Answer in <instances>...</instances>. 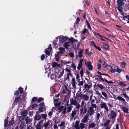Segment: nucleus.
<instances>
[{
    "label": "nucleus",
    "instance_id": "obj_15",
    "mask_svg": "<svg viewBox=\"0 0 129 129\" xmlns=\"http://www.w3.org/2000/svg\"><path fill=\"white\" fill-rule=\"evenodd\" d=\"M67 39V38L66 37H62L60 38L59 39V41L61 42H63L66 41Z\"/></svg>",
    "mask_w": 129,
    "mask_h": 129
},
{
    "label": "nucleus",
    "instance_id": "obj_4",
    "mask_svg": "<svg viewBox=\"0 0 129 129\" xmlns=\"http://www.w3.org/2000/svg\"><path fill=\"white\" fill-rule=\"evenodd\" d=\"M87 111V108L86 105H85L83 107H82L81 109H80V114H85Z\"/></svg>",
    "mask_w": 129,
    "mask_h": 129
},
{
    "label": "nucleus",
    "instance_id": "obj_11",
    "mask_svg": "<svg viewBox=\"0 0 129 129\" xmlns=\"http://www.w3.org/2000/svg\"><path fill=\"white\" fill-rule=\"evenodd\" d=\"M64 71V69L63 68L60 69L59 70L58 73H59L60 74L58 76V78H60L62 76L63 74Z\"/></svg>",
    "mask_w": 129,
    "mask_h": 129
},
{
    "label": "nucleus",
    "instance_id": "obj_7",
    "mask_svg": "<svg viewBox=\"0 0 129 129\" xmlns=\"http://www.w3.org/2000/svg\"><path fill=\"white\" fill-rule=\"evenodd\" d=\"M71 84L74 89H75L76 88V83L75 82V78H72Z\"/></svg>",
    "mask_w": 129,
    "mask_h": 129
},
{
    "label": "nucleus",
    "instance_id": "obj_3",
    "mask_svg": "<svg viewBox=\"0 0 129 129\" xmlns=\"http://www.w3.org/2000/svg\"><path fill=\"white\" fill-rule=\"evenodd\" d=\"M117 116V114L113 110H111L110 115V118L112 119H115Z\"/></svg>",
    "mask_w": 129,
    "mask_h": 129
},
{
    "label": "nucleus",
    "instance_id": "obj_52",
    "mask_svg": "<svg viewBox=\"0 0 129 129\" xmlns=\"http://www.w3.org/2000/svg\"><path fill=\"white\" fill-rule=\"evenodd\" d=\"M72 108L71 106L68 107L67 110V112H70Z\"/></svg>",
    "mask_w": 129,
    "mask_h": 129
},
{
    "label": "nucleus",
    "instance_id": "obj_46",
    "mask_svg": "<svg viewBox=\"0 0 129 129\" xmlns=\"http://www.w3.org/2000/svg\"><path fill=\"white\" fill-rule=\"evenodd\" d=\"M55 108L54 107H53L52 108V111H50L49 112V113H48V115L49 116H52V114H53L52 111H53V110L54 109V110H55Z\"/></svg>",
    "mask_w": 129,
    "mask_h": 129
},
{
    "label": "nucleus",
    "instance_id": "obj_53",
    "mask_svg": "<svg viewBox=\"0 0 129 129\" xmlns=\"http://www.w3.org/2000/svg\"><path fill=\"white\" fill-rule=\"evenodd\" d=\"M85 64L87 67L90 66L91 65L90 61H87V63H86L85 61Z\"/></svg>",
    "mask_w": 129,
    "mask_h": 129
},
{
    "label": "nucleus",
    "instance_id": "obj_18",
    "mask_svg": "<svg viewBox=\"0 0 129 129\" xmlns=\"http://www.w3.org/2000/svg\"><path fill=\"white\" fill-rule=\"evenodd\" d=\"M50 123V121L48 120L47 122L45 121L44 124H43V126L45 128H47V127L49 126V124Z\"/></svg>",
    "mask_w": 129,
    "mask_h": 129
},
{
    "label": "nucleus",
    "instance_id": "obj_37",
    "mask_svg": "<svg viewBox=\"0 0 129 129\" xmlns=\"http://www.w3.org/2000/svg\"><path fill=\"white\" fill-rule=\"evenodd\" d=\"M80 21V18L79 17H77V18L75 22L74 23V25L78 24H79Z\"/></svg>",
    "mask_w": 129,
    "mask_h": 129
},
{
    "label": "nucleus",
    "instance_id": "obj_30",
    "mask_svg": "<svg viewBox=\"0 0 129 129\" xmlns=\"http://www.w3.org/2000/svg\"><path fill=\"white\" fill-rule=\"evenodd\" d=\"M91 106L89 107H90V108H93V109H95L94 110H95L97 107V106L95 104H90Z\"/></svg>",
    "mask_w": 129,
    "mask_h": 129
},
{
    "label": "nucleus",
    "instance_id": "obj_1",
    "mask_svg": "<svg viewBox=\"0 0 129 129\" xmlns=\"http://www.w3.org/2000/svg\"><path fill=\"white\" fill-rule=\"evenodd\" d=\"M95 110L93 108L89 107L87 110V113L86 114L90 117L94 114Z\"/></svg>",
    "mask_w": 129,
    "mask_h": 129
},
{
    "label": "nucleus",
    "instance_id": "obj_43",
    "mask_svg": "<svg viewBox=\"0 0 129 129\" xmlns=\"http://www.w3.org/2000/svg\"><path fill=\"white\" fill-rule=\"evenodd\" d=\"M126 65V63L124 61H122L121 64V66L123 68H124Z\"/></svg>",
    "mask_w": 129,
    "mask_h": 129
},
{
    "label": "nucleus",
    "instance_id": "obj_62",
    "mask_svg": "<svg viewBox=\"0 0 129 129\" xmlns=\"http://www.w3.org/2000/svg\"><path fill=\"white\" fill-rule=\"evenodd\" d=\"M119 85L121 86H125L126 85V84L125 82H121L119 84Z\"/></svg>",
    "mask_w": 129,
    "mask_h": 129
},
{
    "label": "nucleus",
    "instance_id": "obj_19",
    "mask_svg": "<svg viewBox=\"0 0 129 129\" xmlns=\"http://www.w3.org/2000/svg\"><path fill=\"white\" fill-rule=\"evenodd\" d=\"M121 108L124 112L127 113H128V109L127 108L123 106Z\"/></svg>",
    "mask_w": 129,
    "mask_h": 129
},
{
    "label": "nucleus",
    "instance_id": "obj_34",
    "mask_svg": "<svg viewBox=\"0 0 129 129\" xmlns=\"http://www.w3.org/2000/svg\"><path fill=\"white\" fill-rule=\"evenodd\" d=\"M97 73L100 75H105L106 76H108L109 77H110V76L106 73H102L101 72H99V71H97Z\"/></svg>",
    "mask_w": 129,
    "mask_h": 129
},
{
    "label": "nucleus",
    "instance_id": "obj_9",
    "mask_svg": "<svg viewBox=\"0 0 129 129\" xmlns=\"http://www.w3.org/2000/svg\"><path fill=\"white\" fill-rule=\"evenodd\" d=\"M89 116L86 114L83 117V119L81 120V122L83 123H86L88 120Z\"/></svg>",
    "mask_w": 129,
    "mask_h": 129
},
{
    "label": "nucleus",
    "instance_id": "obj_20",
    "mask_svg": "<svg viewBox=\"0 0 129 129\" xmlns=\"http://www.w3.org/2000/svg\"><path fill=\"white\" fill-rule=\"evenodd\" d=\"M83 50L80 49V51L78 52V56L80 58H82L83 56Z\"/></svg>",
    "mask_w": 129,
    "mask_h": 129
},
{
    "label": "nucleus",
    "instance_id": "obj_60",
    "mask_svg": "<svg viewBox=\"0 0 129 129\" xmlns=\"http://www.w3.org/2000/svg\"><path fill=\"white\" fill-rule=\"evenodd\" d=\"M121 71L122 70L120 69H119L117 67H116V71L119 73H120Z\"/></svg>",
    "mask_w": 129,
    "mask_h": 129
},
{
    "label": "nucleus",
    "instance_id": "obj_17",
    "mask_svg": "<svg viewBox=\"0 0 129 129\" xmlns=\"http://www.w3.org/2000/svg\"><path fill=\"white\" fill-rule=\"evenodd\" d=\"M79 121H78L76 120V121L75 124L74 125V127L76 129H80L79 124Z\"/></svg>",
    "mask_w": 129,
    "mask_h": 129
},
{
    "label": "nucleus",
    "instance_id": "obj_13",
    "mask_svg": "<svg viewBox=\"0 0 129 129\" xmlns=\"http://www.w3.org/2000/svg\"><path fill=\"white\" fill-rule=\"evenodd\" d=\"M71 44V43L69 42H65V43L63 46L66 49H68V47L70 46Z\"/></svg>",
    "mask_w": 129,
    "mask_h": 129
},
{
    "label": "nucleus",
    "instance_id": "obj_32",
    "mask_svg": "<svg viewBox=\"0 0 129 129\" xmlns=\"http://www.w3.org/2000/svg\"><path fill=\"white\" fill-rule=\"evenodd\" d=\"M110 121V120L107 119L106 120V122L104 124V127L105 126H108L109 124Z\"/></svg>",
    "mask_w": 129,
    "mask_h": 129
},
{
    "label": "nucleus",
    "instance_id": "obj_14",
    "mask_svg": "<svg viewBox=\"0 0 129 129\" xmlns=\"http://www.w3.org/2000/svg\"><path fill=\"white\" fill-rule=\"evenodd\" d=\"M116 67L114 66H111L110 71L112 73L115 72L116 71Z\"/></svg>",
    "mask_w": 129,
    "mask_h": 129
},
{
    "label": "nucleus",
    "instance_id": "obj_24",
    "mask_svg": "<svg viewBox=\"0 0 129 129\" xmlns=\"http://www.w3.org/2000/svg\"><path fill=\"white\" fill-rule=\"evenodd\" d=\"M81 98L82 99H83L85 101H87L89 100V97L85 94H83Z\"/></svg>",
    "mask_w": 129,
    "mask_h": 129
},
{
    "label": "nucleus",
    "instance_id": "obj_6",
    "mask_svg": "<svg viewBox=\"0 0 129 129\" xmlns=\"http://www.w3.org/2000/svg\"><path fill=\"white\" fill-rule=\"evenodd\" d=\"M41 118V115L39 114L38 111L36 113V114L34 117V120L35 121L40 120Z\"/></svg>",
    "mask_w": 129,
    "mask_h": 129
},
{
    "label": "nucleus",
    "instance_id": "obj_16",
    "mask_svg": "<svg viewBox=\"0 0 129 129\" xmlns=\"http://www.w3.org/2000/svg\"><path fill=\"white\" fill-rule=\"evenodd\" d=\"M21 100L20 96H19V95L15 98L14 101H15V102H16L17 103H18L19 102L21 101Z\"/></svg>",
    "mask_w": 129,
    "mask_h": 129
},
{
    "label": "nucleus",
    "instance_id": "obj_23",
    "mask_svg": "<svg viewBox=\"0 0 129 129\" xmlns=\"http://www.w3.org/2000/svg\"><path fill=\"white\" fill-rule=\"evenodd\" d=\"M25 121L26 124L29 123L32 121V120L28 117H26L25 119Z\"/></svg>",
    "mask_w": 129,
    "mask_h": 129
},
{
    "label": "nucleus",
    "instance_id": "obj_21",
    "mask_svg": "<svg viewBox=\"0 0 129 129\" xmlns=\"http://www.w3.org/2000/svg\"><path fill=\"white\" fill-rule=\"evenodd\" d=\"M77 113V110L75 109H74L72 111V113L71 114V117L72 118H74L75 117V115Z\"/></svg>",
    "mask_w": 129,
    "mask_h": 129
},
{
    "label": "nucleus",
    "instance_id": "obj_26",
    "mask_svg": "<svg viewBox=\"0 0 129 129\" xmlns=\"http://www.w3.org/2000/svg\"><path fill=\"white\" fill-rule=\"evenodd\" d=\"M121 95H123L124 97L126 98V100L127 101H128L129 100V97L126 94V93H123L121 94Z\"/></svg>",
    "mask_w": 129,
    "mask_h": 129
},
{
    "label": "nucleus",
    "instance_id": "obj_61",
    "mask_svg": "<svg viewBox=\"0 0 129 129\" xmlns=\"http://www.w3.org/2000/svg\"><path fill=\"white\" fill-rule=\"evenodd\" d=\"M69 40L72 43L75 42V39L73 37L70 38L69 39Z\"/></svg>",
    "mask_w": 129,
    "mask_h": 129
},
{
    "label": "nucleus",
    "instance_id": "obj_56",
    "mask_svg": "<svg viewBox=\"0 0 129 129\" xmlns=\"http://www.w3.org/2000/svg\"><path fill=\"white\" fill-rule=\"evenodd\" d=\"M86 53V54H87L88 56H89L91 55V54L92 53H91V52H89L88 50V49H86L85 50Z\"/></svg>",
    "mask_w": 129,
    "mask_h": 129
},
{
    "label": "nucleus",
    "instance_id": "obj_49",
    "mask_svg": "<svg viewBox=\"0 0 129 129\" xmlns=\"http://www.w3.org/2000/svg\"><path fill=\"white\" fill-rule=\"evenodd\" d=\"M41 116V117L42 116L43 119H46L47 117V115L46 114H42Z\"/></svg>",
    "mask_w": 129,
    "mask_h": 129
},
{
    "label": "nucleus",
    "instance_id": "obj_50",
    "mask_svg": "<svg viewBox=\"0 0 129 129\" xmlns=\"http://www.w3.org/2000/svg\"><path fill=\"white\" fill-rule=\"evenodd\" d=\"M56 77V76L55 74H52L51 76V79H53L54 78H55Z\"/></svg>",
    "mask_w": 129,
    "mask_h": 129
},
{
    "label": "nucleus",
    "instance_id": "obj_58",
    "mask_svg": "<svg viewBox=\"0 0 129 129\" xmlns=\"http://www.w3.org/2000/svg\"><path fill=\"white\" fill-rule=\"evenodd\" d=\"M57 63L55 62H54L52 63V66L53 68H55L57 67Z\"/></svg>",
    "mask_w": 129,
    "mask_h": 129
},
{
    "label": "nucleus",
    "instance_id": "obj_12",
    "mask_svg": "<svg viewBox=\"0 0 129 129\" xmlns=\"http://www.w3.org/2000/svg\"><path fill=\"white\" fill-rule=\"evenodd\" d=\"M83 94L79 91H78L76 94L77 97L78 98H80L81 99H82L81 98L82 97Z\"/></svg>",
    "mask_w": 129,
    "mask_h": 129
},
{
    "label": "nucleus",
    "instance_id": "obj_45",
    "mask_svg": "<svg viewBox=\"0 0 129 129\" xmlns=\"http://www.w3.org/2000/svg\"><path fill=\"white\" fill-rule=\"evenodd\" d=\"M18 91L20 92L21 94H22L23 92V89L21 87H20L18 88Z\"/></svg>",
    "mask_w": 129,
    "mask_h": 129
},
{
    "label": "nucleus",
    "instance_id": "obj_55",
    "mask_svg": "<svg viewBox=\"0 0 129 129\" xmlns=\"http://www.w3.org/2000/svg\"><path fill=\"white\" fill-rule=\"evenodd\" d=\"M90 45L91 46H94V47L96 46L94 42L93 41H91L90 42Z\"/></svg>",
    "mask_w": 129,
    "mask_h": 129
},
{
    "label": "nucleus",
    "instance_id": "obj_29",
    "mask_svg": "<svg viewBox=\"0 0 129 129\" xmlns=\"http://www.w3.org/2000/svg\"><path fill=\"white\" fill-rule=\"evenodd\" d=\"M117 3L119 6H122L124 5V3L121 0H118L117 1Z\"/></svg>",
    "mask_w": 129,
    "mask_h": 129
},
{
    "label": "nucleus",
    "instance_id": "obj_38",
    "mask_svg": "<svg viewBox=\"0 0 129 129\" xmlns=\"http://www.w3.org/2000/svg\"><path fill=\"white\" fill-rule=\"evenodd\" d=\"M4 126L5 127H6L8 124V120L7 119H6L4 121Z\"/></svg>",
    "mask_w": 129,
    "mask_h": 129
},
{
    "label": "nucleus",
    "instance_id": "obj_25",
    "mask_svg": "<svg viewBox=\"0 0 129 129\" xmlns=\"http://www.w3.org/2000/svg\"><path fill=\"white\" fill-rule=\"evenodd\" d=\"M14 118H12L11 120L9 122L8 125L9 126H11L13 125V124L14 123Z\"/></svg>",
    "mask_w": 129,
    "mask_h": 129
},
{
    "label": "nucleus",
    "instance_id": "obj_33",
    "mask_svg": "<svg viewBox=\"0 0 129 129\" xmlns=\"http://www.w3.org/2000/svg\"><path fill=\"white\" fill-rule=\"evenodd\" d=\"M96 76L100 78H98V79L99 81H104V79L102 77V76L101 75H96Z\"/></svg>",
    "mask_w": 129,
    "mask_h": 129
},
{
    "label": "nucleus",
    "instance_id": "obj_59",
    "mask_svg": "<svg viewBox=\"0 0 129 129\" xmlns=\"http://www.w3.org/2000/svg\"><path fill=\"white\" fill-rule=\"evenodd\" d=\"M102 63L103 66L104 67L107 66V64L105 61H102Z\"/></svg>",
    "mask_w": 129,
    "mask_h": 129
},
{
    "label": "nucleus",
    "instance_id": "obj_28",
    "mask_svg": "<svg viewBox=\"0 0 129 129\" xmlns=\"http://www.w3.org/2000/svg\"><path fill=\"white\" fill-rule=\"evenodd\" d=\"M24 123L23 121H21L19 125V128L20 129H23L24 127Z\"/></svg>",
    "mask_w": 129,
    "mask_h": 129
},
{
    "label": "nucleus",
    "instance_id": "obj_31",
    "mask_svg": "<svg viewBox=\"0 0 129 129\" xmlns=\"http://www.w3.org/2000/svg\"><path fill=\"white\" fill-rule=\"evenodd\" d=\"M45 110L46 108L45 107H40L38 109V112L41 113L43 112V110Z\"/></svg>",
    "mask_w": 129,
    "mask_h": 129
},
{
    "label": "nucleus",
    "instance_id": "obj_54",
    "mask_svg": "<svg viewBox=\"0 0 129 129\" xmlns=\"http://www.w3.org/2000/svg\"><path fill=\"white\" fill-rule=\"evenodd\" d=\"M37 98L34 97L31 100V103H34L37 100Z\"/></svg>",
    "mask_w": 129,
    "mask_h": 129
},
{
    "label": "nucleus",
    "instance_id": "obj_48",
    "mask_svg": "<svg viewBox=\"0 0 129 129\" xmlns=\"http://www.w3.org/2000/svg\"><path fill=\"white\" fill-rule=\"evenodd\" d=\"M104 81L108 83V84H110V83H111V84L113 83V82L112 81H109L108 80H107L105 78H104Z\"/></svg>",
    "mask_w": 129,
    "mask_h": 129
},
{
    "label": "nucleus",
    "instance_id": "obj_8",
    "mask_svg": "<svg viewBox=\"0 0 129 129\" xmlns=\"http://www.w3.org/2000/svg\"><path fill=\"white\" fill-rule=\"evenodd\" d=\"M72 100H70V102L71 105L76 106L77 104H78V103L75 100H74L73 98H72Z\"/></svg>",
    "mask_w": 129,
    "mask_h": 129
},
{
    "label": "nucleus",
    "instance_id": "obj_27",
    "mask_svg": "<svg viewBox=\"0 0 129 129\" xmlns=\"http://www.w3.org/2000/svg\"><path fill=\"white\" fill-rule=\"evenodd\" d=\"M95 126V124L94 122L90 123L89 124L88 127V129H89L91 128H93Z\"/></svg>",
    "mask_w": 129,
    "mask_h": 129
},
{
    "label": "nucleus",
    "instance_id": "obj_64",
    "mask_svg": "<svg viewBox=\"0 0 129 129\" xmlns=\"http://www.w3.org/2000/svg\"><path fill=\"white\" fill-rule=\"evenodd\" d=\"M27 129H34V128L32 127L31 125H30L29 126H27Z\"/></svg>",
    "mask_w": 129,
    "mask_h": 129
},
{
    "label": "nucleus",
    "instance_id": "obj_51",
    "mask_svg": "<svg viewBox=\"0 0 129 129\" xmlns=\"http://www.w3.org/2000/svg\"><path fill=\"white\" fill-rule=\"evenodd\" d=\"M97 19L98 20V21L101 24L105 25H106V23L103 22V21H101L100 19Z\"/></svg>",
    "mask_w": 129,
    "mask_h": 129
},
{
    "label": "nucleus",
    "instance_id": "obj_36",
    "mask_svg": "<svg viewBox=\"0 0 129 129\" xmlns=\"http://www.w3.org/2000/svg\"><path fill=\"white\" fill-rule=\"evenodd\" d=\"M101 108H104L107 106L106 104L103 102H101Z\"/></svg>",
    "mask_w": 129,
    "mask_h": 129
},
{
    "label": "nucleus",
    "instance_id": "obj_42",
    "mask_svg": "<svg viewBox=\"0 0 129 129\" xmlns=\"http://www.w3.org/2000/svg\"><path fill=\"white\" fill-rule=\"evenodd\" d=\"M117 9L119 12H122L123 11V8L121 6H118Z\"/></svg>",
    "mask_w": 129,
    "mask_h": 129
},
{
    "label": "nucleus",
    "instance_id": "obj_41",
    "mask_svg": "<svg viewBox=\"0 0 129 129\" xmlns=\"http://www.w3.org/2000/svg\"><path fill=\"white\" fill-rule=\"evenodd\" d=\"M85 84L84 85V88L85 89H89L90 88V86L87 84L85 82L84 83Z\"/></svg>",
    "mask_w": 129,
    "mask_h": 129
},
{
    "label": "nucleus",
    "instance_id": "obj_44",
    "mask_svg": "<svg viewBox=\"0 0 129 129\" xmlns=\"http://www.w3.org/2000/svg\"><path fill=\"white\" fill-rule=\"evenodd\" d=\"M80 128L81 129H83L85 127V124L82 123L80 124Z\"/></svg>",
    "mask_w": 129,
    "mask_h": 129
},
{
    "label": "nucleus",
    "instance_id": "obj_47",
    "mask_svg": "<svg viewBox=\"0 0 129 129\" xmlns=\"http://www.w3.org/2000/svg\"><path fill=\"white\" fill-rule=\"evenodd\" d=\"M44 100V99L42 97H39L37 100V101L38 103H40L41 102L43 101Z\"/></svg>",
    "mask_w": 129,
    "mask_h": 129
},
{
    "label": "nucleus",
    "instance_id": "obj_5",
    "mask_svg": "<svg viewBox=\"0 0 129 129\" xmlns=\"http://www.w3.org/2000/svg\"><path fill=\"white\" fill-rule=\"evenodd\" d=\"M61 55V54H60L58 52H57V53L55 54V60L57 62L59 61V59L60 58Z\"/></svg>",
    "mask_w": 129,
    "mask_h": 129
},
{
    "label": "nucleus",
    "instance_id": "obj_40",
    "mask_svg": "<svg viewBox=\"0 0 129 129\" xmlns=\"http://www.w3.org/2000/svg\"><path fill=\"white\" fill-rule=\"evenodd\" d=\"M83 34L85 35L86 33H88V30L86 28H84L82 32Z\"/></svg>",
    "mask_w": 129,
    "mask_h": 129
},
{
    "label": "nucleus",
    "instance_id": "obj_57",
    "mask_svg": "<svg viewBox=\"0 0 129 129\" xmlns=\"http://www.w3.org/2000/svg\"><path fill=\"white\" fill-rule=\"evenodd\" d=\"M93 33L95 35H97L99 37H102V36L100 35L99 33H97L94 31H93Z\"/></svg>",
    "mask_w": 129,
    "mask_h": 129
},
{
    "label": "nucleus",
    "instance_id": "obj_22",
    "mask_svg": "<svg viewBox=\"0 0 129 129\" xmlns=\"http://www.w3.org/2000/svg\"><path fill=\"white\" fill-rule=\"evenodd\" d=\"M102 43L103 44V47L104 49H105L106 50L109 49V47L107 44L104 42H102Z\"/></svg>",
    "mask_w": 129,
    "mask_h": 129
},
{
    "label": "nucleus",
    "instance_id": "obj_2",
    "mask_svg": "<svg viewBox=\"0 0 129 129\" xmlns=\"http://www.w3.org/2000/svg\"><path fill=\"white\" fill-rule=\"evenodd\" d=\"M28 114V111L27 110H24L21 112V115L23 117H20L19 118V119L20 120V119L21 118V120H22L24 119V118L23 117H25L27 116Z\"/></svg>",
    "mask_w": 129,
    "mask_h": 129
},
{
    "label": "nucleus",
    "instance_id": "obj_63",
    "mask_svg": "<svg viewBox=\"0 0 129 129\" xmlns=\"http://www.w3.org/2000/svg\"><path fill=\"white\" fill-rule=\"evenodd\" d=\"M66 107H65L63 109H62V110L63 111L62 112V114H63L64 115H65L66 114Z\"/></svg>",
    "mask_w": 129,
    "mask_h": 129
},
{
    "label": "nucleus",
    "instance_id": "obj_10",
    "mask_svg": "<svg viewBox=\"0 0 129 129\" xmlns=\"http://www.w3.org/2000/svg\"><path fill=\"white\" fill-rule=\"evenodd\" d=\"M58 50L59 51L58 52L61 54H64V52H66L65 49L63 47H60L58 48Z\"/></svg>",
    "mask_w": 129,
    "mask_h": 129
},
{
    "label": "nucleus",
    "instance_id": "obj_35",
    "mask_svg": "<svg viewBox=\"0 0 129 129\" xmlns=\"http://www.w3.org/2000/svg\"><path fill=\"white\" fill-rule=\"evenodd\" d=\"M117 99L119 101H122V102H125V99L120 96H118Z\"/></svg>",
    "mask_w": 129,
    "mask_h": 129
},
{
    "label": "nucleus",
    "instance_id": "obj_39",
    "mask_svg": "<svg viewBox=\"0 0 129 129\" xmlns=\"http://www.w3.org/2000/svg\"><path fill=\"white\" fill-rule=\"evenodd\" d=\"M35 127L36 129H41L42 125H41L37 123V124L35 125Z\"/></svg>",
    "mask_w": 129,
    "mask_h": 129
}]
</instances>
